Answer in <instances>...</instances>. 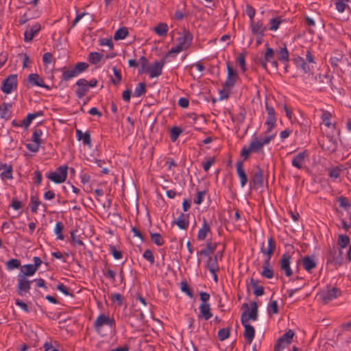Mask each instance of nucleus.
I'll return each instance as SVG.
<instances>
[{"label": "nucleus", "instance_id": "774afa93", "mask_svg": "<svg viewBox=\"0 0 351 351\" xmlns=\"http://www.w3.org/2000/svg\"><path fill=\"white\" fill-rule=\"evenodd\" d=\"M267 311L269 313L272 312L274 314H277L278 313V306L276 300H273L269 303Z\"/></svg>", "mask_w": 351, "mask_h": 351}, {"label": "nucleus", "instance_id": "6e6552de", "mask_svg": "<svg viewBox=\"0 0 351 351\" xmlns=\"http://www.w3.org/2000/svg\"><path fill=\"white\" fill-rule=\"evenodd\" d=\"M258 319V305L256 302L250 303V311H244L241 316V324L248 322L250 319L256 320Z\"/></svg>", "mask_w": 351, "mask_h": 351}, {"label": "nucleus", "instance_id": "f257e3e1", "mask_svg": "<svg viewBox=\"0 0 351 351\" xmlns=\"http://www.w3.org/2000/svg\"><path fill=\"white\" fill-rule=\"evenodd\" d=\"M104 326H108L110 328H114L116 326L115 320L105 314H100L93 323V327L97 332L100 333Z\"/></svg>", "mask_w": 351, "mask_h": 351}, {"label": "nucleus", "instance_id": "6e6d98bb", "mask_svg": "<svg viewBox=\"0 0 351 351\" xmlns=\"http://www.w3.org/2000/svg\"><path fill=\"white\" fill-rule=\"evenodd\" d=\"M348 0H336L335 7L339 12H343L347 8Z\"/></svg>", "mask_w": 351, "mask_h": 351}, {"label": "nucleus", "instance_id": "20e7f679", "mask_svg": "<svg viewBox=\"0 0 351 351\" xmlns=\"http://www.w3.org/2000/svg\"><path fill=\"white\" fill-rule=\"evenodd\" d=\"M17 281L16 292L18 295L23 296L29 293L33 281L29 280L24 275H18Z\"/></svg>", "mask_w": 351, "mask_h": 351}, {"label": "nucleus", "instance_id": "bf43d9fd", "mask_svg": "<svg viewBox=\"0 0 351 351\" xmlns=\"http://www.w3.org/2000/svg\"><path fill=\"white\" fill-rule=\"evenodd\" d=\"M289 344L290 343L287 341H285L282 339H278L276 341V343L275 344L274 351H281Z\"/></svg>", "mask_w": 351, "mask_h": 351}, {"label": "nucleus", "instance_id": "8fccbe9b", "mask_svg": "<svg viewBox=\"0 0 351 351\" xmlns=\"http://www.w3.org/2000/svg\"><path fill=\"white\" fill-rule=\"evenodd\" d=\"M237 62L239 64L242 72L244 73L247 69L245 63V54L244 53H240L237 58Z\"/></svg>", "mask_w": 351, "mask_h": 351}, {"label": "nucleus", "instance_id": "6ab92c4d", "mask_svg": "<svg viewBox=\"0 0 351 351\" xmlns=\"http://www.w3.org/2000/svg\"><path fill=\"white\" fill-rule=\"evenodd\" d=\"M40 30V25L38 23H36L32 27H28L25 32V42H30L32 40L34 36L36 35Z\"/></svg>", "mask_w": 351, "mask_h": 351}, {"label": "nucleus", "instance_id": "09e8293b", "mask_svg": "<svg viewBox=\"0 0 351 351\" xmlns=\"http://www.w3.org/2000/svg\"><path fill=\"white\" fill-rule=\"evenodd\" d=\"M282 21L279 17L272 18L269 21V30L276 31L278 29Z\"/></svg>", "mask_w": 351, "mask_h": 351}, {"label": "nucleus", "instance_id": "58836bf2", "mask_svg": "<svg viewBox=\"0 0 351 351\" xmlns=\"http://www.w3.org/2000/svg\"><path fill=\"white\" fill-rule=\"evenodd\" d=\"M128 35V28L125 27H120L115 32V33L114 34V39L115 40H123V39L125 38V37Z\"/></svg>", "mask_w": 351, "mask_h": 351}, {"label": "nucleus", "instance_id": "e433bc0d", "mask_svg": "<svg viewBox=\"0 0 351 351\" xmlns=\"http://www.w3.org/2000/svg\"><path fill=\"white\" fill-rule=\"evenodd\" d=\"M36 271V269L32 264H27L22 267V273L19 275H24L25 277L31 276H33Z\"/></svg>", "mask_w": 351, "mask_h": 351}, {"label": "nucleus", "instance_id": "4be33fe9", "mask_svg": "<svg viewBox=\"0 0 351 351\" xmlns=\"http://www.w3.org/2000/svg\"><path fill=\"white\" fill-rule=\"evenodd\" d=\"M245 328L244 337L248 343H251L255 336L254 328L247 322L242 324Z\"/></svg>", "mask_w": 351, "mask_h": 351}, {"label": "nucleus", "instance_id": "37998d69", "mask_svg": "<svg viewBox=\"0 0 351 351\" xmlns=\"http://www.w3.org/2000/svg\"><path fill=\"white\" fill-rule=\"evenodd\" d=\"M276 123V117L267 116V120L265 123L267 127L266 133H270L271 130L275 128Z\"/></svg>", "mask_w": 351, "mask_h": 351}, {"label": "nucleus", "instance_id": "c03bdc74", "mask_svg": "<svg viewBox=\"0 0 351 351\" xmlns=\"http://www.w3.org/2000/svg\"><path fill=\"white\" fill-rule=\"evenodd\" d=\"M152 241L158 246H161L164 244L165 241L162 235L159 233H150Z\"/></svg>", "mask_w": 351, "mask_h": 351}, {"label": "nucleus", "instance_id": "79ce46f5", "mask_svg": "<svg viewBox=\"0 0 351 351\" xmlns=\"http://www.w3.org/2000/svg\"><path fill=\"white\" fill-rule=\"evenodd\" d=\"M77 75L74 70L73 67L66 71H64L62 75V80L69 81L74 77H76Z\"/></svg>", "mask_w": 351, "mask_h": 351}, {"label": "nucleus", "instance_id": "680f3d73", "mask_svg": "<svg viewBox=\"0 0 351 351\" xmlns=\"http://www.w3.org/2000/svg\"><path fill=\"white\" fill-rule=\"evenodd\" d=\"M110 299L112 302L117 303L118 306H121L123 301V297L122 295L118 293H115L111 295Z\"/></svg>", "mask_w": 351, "mask_h": 351}, {"label": "nucleus", "instance_id": "423d86ee", "mask_svg": "<svg viewBox=\"0 0 351 351\" xmlns=\"http://www.w3.org/2000/svg\"><path fill=\"white\" fill-rule=\"evenodd\" d=\"M17 87V75L15 74L10 75L2 83L1 90L6 94H10Z\"/></svg>", "mask_w": 351, "mask_h": 351}, {"label": "nucleus", "instance_id": "9d476101", "mask_svg": "<svg viewBox=\"0 0 351 351\" xmlns=\"http://www.w3.org/2000/svg\"><path fill=\"white\" fill-rule=\"evenodd\" d=\"M341 291L339 289L333 287L331 289L320 292L319 296L324 302L327 304L328 302L341 295Z\"/></svg>", "mask_w": 351, "mask_h": 351}, {"label": "nucleus", "instance_id": "4468645a", "mask_svg": "<svg viewBox=\"0 0 351 351\" xmlns=\"http://www.w3.org/2000/svg\"><path fill=\"white\" fill-rule=\"evenodd\" d=\"M76 85L77 86L75 94L77 98H82L88 91V81L84 78L80 79L77 81Z\"/></svg>", "mask_w": 351, "mask_h": 351}, {"label": "nucleus", "instance_id": "c756f323", "mask_svg": "<svg viewBox=\"0 0 351 351\" xmlns=\"http://www.w3.org/2000/svg\"><path fill=\"white\" fill-rule=\"evenodd\" d=\"M76 136L77 138V140L80 141L82 140L83 143L85 145H88L90 147L91 145V138L89 132H86L85 133H83L80 130H76Z\"/></svg>", "mask_w": 351, "mask_h": 351}, {"label": "nucleus", "instance_id": "4d7b16f0", "mask_svg": "<svg viewBox=\"0 0 351 351\" xmlns=\"http://www.w3.org/2000/svg\"><path fill=\"white\" fill-rule=\"evenodd\" d=\"M230 335V330L229 328H221L218 331L217 336L220 341H224L227 338H228Z\"/></svg>", "mask_w": 351, "mask_h": 351}, {"label": "nucleus", "instance_id": "bb28decb", "mask_svg": "<svg viewBox=\"0 0 351 351\" xmlns=\"http://www.w3.org/2000/svg\"><path fill=\"white\" fill-rule=\"evenodd\" d=\"M261 276L267 279H271L274 277V270L270 267V261L265 260Z\"/></svg>", "mask_w": 351, "mask_h": 351}, {"label": "nucleus", "instance_id": "c9c22d12", "mask_svg": "<svg viewBox=\"0 0 351 351\" xmlns=\"http://www.w3.org/2000/svg\"><path fill=\"white\" fill-rule=\"evenodd\" d=\"M168 31H169V27H168L167 24L165 23H160L154 28V32L159 36H166L167 35Z\"/></svg>", "mask_w": 351, "mask_h": 351}, {"label": "nucleus", "instance_id": "7c9ffc66", "mask_svg": "<svg viewBox=\"0 0 351 351\" xmlns=\"http://www.w3.org/2000/svg\"><path fill=\"white\" fill-rule=\"evenodd\" d=\"M43 115V111H38L34 113H29L27 115L26 118L23 120V126L27 128L31 124L32 121L36 117Z\"/></svg>", "mask_w": 351, "mask_h": 351}, {"label": "nucleus", "instance_id": "e2e57ef3", "mask_svg": "<svg viewBox=\"0 0 351 351\" xmlns=\"http://www.w3.org/2000/svg\"><path fill=\"white\" fill-rule=\"evenodd\" d=\"M109 251L115 259H120L123 256L122 252L117 250L114 245H110Z\"/></svg>", "mask_w": 351, "mask_h": 351}, {"label": "nucleus", "instance_id": "0e129e2a", "mask_svg": "<svg viewBox=\"0 0 351 351\" xmlns=\"http://www.w3.org/2000/svg\"><path fill=\"white\" fill-rule=\"evenodd\" d=\"M42 134H43V132L41 130L36 129L33 132L32 141L34 143H37L41 144L42 142H41L40 137H41Z\"/></svg>", "mask_w": 351, "mask_h": 351}, {"label": "nucleus", "instance_id": "338daca9", "mask_svg": "<svg viewBox=\"0 0 351 351\" xmlns=\"http://www.w3.org/2000/svg\"><path fill=\"white\" fill-rule=\"evenodd\" d=\"M181 290L182 291L184 292L190 298L193 297V291L190 289L189 285L186 282H181Z\"/></svg>", "mask_w": 351, "mask_h": 351}, {"label": "nucleus", "instance_id": "1a4fd4ad", "mask_svg": "<svg viewBox=\"0 0 351 351\" xmlns=\"http://www.w3.org/2000/svg\"><path fill=\"white\" fill-rule=\"evenodd\" d=\"M274 51L270 48L267 47L266 51L264 54V58L258 60V64L264 69H267V63L270 62L271 64L277 68L278 63L274 60Z\"/></svg>", "mask_w": 351, "mask_h": 351}, {"label": "nucleus", "instance_id": "052dcab7", "mask_svg": "<svg viewBox=\"0 0 351 351\" xmlns=\"http://www.w3.org/2000/svg\"><path fill=\"white\" fill-rule=\"evenodd\" d=\"M143 257L149 262L151 265H153L154 263V256L151 250L147 249L145 250Z\"/></svg>", "mask_w": 351, "mask_h": 351}, {"label": "nucleus", "instance_id": "5fc2aeb1", "mask_svg": "<svg viewBox=\"0 0 351 351\" xmlns=\"http://www.w3.org/2000/svg\"><path fill=\"white\" fill-rule=\"evenodd\" d=\"M20 265V261L16 258H12L10 261H8L6 263L7 269L9 270H12L14 269L19 268Z\"/></svg>", "mask_w": 351, "mask_h": 351}, {"label": "nucleus", "instance_id": "3c124183", "mask_svg": "<svg viewBox=\"0 0 351 351\" xmlns=\"http://www.w3.org/2000/svg\"><path fill=\"white\" fill-rule=\"evenodd\" d=\"M88 67V64L86 62H77L73 67L77 75L85 71Z\"/></svg>", "mask_w": 351, "mask_h": 351}, {"label": "nucleus", "instance_id": "cd10ccee", "mask_svg": "<svg viewBox=\"0 0 351 351\" xmlns=\"http://www.w3.org/2000/svg\"><path fill=\"white\" fill-rule=\"evenodd\" d=\"M217 245L216 243H212L211 242H208L206 244V247L201 250L199 252H197V254L204 256H210V255L215 251Z\"/></svg>", "mask_w": 351, "mask_h": 351}, {"label": "nucleus", "instance_id": "412c9836", "mask_svg": "<svg viewBox=\"0 0 351 351\" xmlns=\"http://www.w3.org/2000/svg\"><path fill=\"white\" fill-rule=\"evenodd\" d=\"M237 173L240 179L241 186L243 187L247 182V176L243 169V161H238L236 164Z\"/></svg>", "mask_w": 351, "mask_h": 351}, {"label": "nucleus", "instance_id": "39448f33", "mask_svg": "<svg viewBox=\"0 0 351 351\" xmlns=\"http://www.w3.org/2000/svg\"><path fill=\"white\" fill-rule=\"evenodd\" d=\"M166 62L165 57L159 62H155L154 64H150L146 69V73H148L151 78L157 77L162 74V69Z\"/></svg>", "mask_w": 351, "mask_h": 351}, {"label": "nucleus", "instance_id": "a211bd4d", "mask_svg": "<svg viewBox=\"0 0 351 351\" xmlns=\"http://www.w3.org/2000/svg\"><path fill=\"white\" fill-rule=\"evenodd\" d=\"M251 32L253 35L265 34L267 30V27L263 24L261 21H251L250 23Z\"/></svg>", "mask_w": 351, "mask_h": 351}, {"label": "nucleus", "instance_id": "0eeeda50", "mask_svg": "<svg viewBox=\"0 0 351 351\" xmlns=\"http://www.w3.org/2000/svg\"><path fill=\"white\" fill-rule=\"evenodd\" d=\"M227 67V77L225 81L224 86L226 88H233L236 84L237 80L239 79V75L235 69H234L230 62L226 63Z\"/></svg>", "mask_w": 351, "mask_h": 351}, {"label": "nucleus", "instance_id": "69168bd1", "mask_svg": "<svg viewBox=\"0 0 351 351\" xmlns=\"http://www.w3.org/2000/svg\"><path fill=\"white\" fill-rule=\"evenodd\" d=\"M141 68L138 70L139 73H145L147 68L148 60L145 56H141L139 59Z\"/></svg>", "mask_w": 351, "mask_h": 351}, {"label": "nucleus", "instance_id": "2eb2a0df", "mask_svg": "<svg viewBox=\"0 0 351 351\" xmlns=\"http://www.w3.org/2000/svg\"><path fill=\"white\" fill-rule=\"evenodd\" d=\"M276 244L274 239L272 237H270L268 239V246L267 248L265 249L264 247V243H263L261 247V252L267 255V258L265 260L270 261L271 256L273 255L274 251L276 250Z\"/></svg>", "mask_w": 351, "mask_h": 351}, {"label": "nucleus", "instance_id": "864d4df0", "mask_svg": "<svg viewBox=\"0 0 351 351\" xmlns=\"http://www.w3.org/2000/svg\"><path fill=\"white\" fill-rule=\"evenodd\" d=\"M350 243V239L347 235L340 234L338 238V245L340 248L346 247Z\"/></svg>", "mask_w": 351, "mask_h": 351}, {"label": "nucleus", "instance_id": "f8f14e48", "mask_svg": "<svg viewBox=\"0 0 351 351\" xmlns=\"http://www.w3.org/2000/svg\"><path fill=\"white\" fill-rule=\"evenodd\" d=\"M290 264L291 256L288 254H282L279 261V265L280 269L283 271L285 275L288 277L291 276L293 274V271L290 267Z\"/></svg>", "mask_w": 351, "mask_h": 351}, {"label": "nucleus", "instance_id": "a19ab883", "mask_svg": "<svg viewBox=\"0 0 351 351\" xmlns=\"http://www.w3.org/2000/svg\"><path fill=\"white\" fill-rule=\"evenodd\" d=\"M146 84L145 82H139L135 88L134 96L139 97L146 93Z\"/></svg>", "mask_w": 351, "mask_h": 351}, {"label": "nucleus", "instance_id": "de8ad7c7", "mask_svg": "<svg viewBox=\"0 0 351 351\" xmlns=\"http://www.w3.org/2000/svg\"><path fill=\"white\" fill-rule=\"evenodd\" d=\"M112 71L114 73V75L115 76L114 78H111V82L116 86L119 85L122 80V76L121 71L118 70L115 66L112 68Z\"/></svg>", "mask_w": 351, "mask_h": 351}, {"label": "nucleus", "instance_id": "4c0bfd02", "mask_svg": "<svg viewBox=\"0 0 351 351\" xmlns=\"http://www.w3.org/2000/svg\"><path fill=\"white\" fill-rule=\"evenodd\" d=\"M103 55L99 52H90L88 57V60L92 64H98L102 59Z\"/></svg>", "mask_w": 351, "mask_h": 351}, {"label": "nucleus", "instance_id": "5701e85b", "mask_svg": "<svg viewBox=\"0 0 351 351\" xmlns=\"http://www.w3.org/2000/svg\"><path fill=\"white\" fill-rule=\"evenodd\" d=\"M189 214L181 213L173 223L176 224L180 229L186 230L189 225Z\"/></svg>", "mask_w": 351, "mask_h": 351}, {"label": "nucleus", "instance_id": "ea45409f", "mask_svg": "<svg viewBox=\"0 0 351 351\" xmlns=\"http://www.w3.org/2000/svg\"><path fill=\"white\" fill-rule=\"evenodd\" d=\"M41 204V202L37 196L32 195L30 198L29 207L31 212L37 213L38 208Z\"/></svg>", "mask_w": 351, "mask_h": 351}, {"label": "nucleus", "instance_id": "b1692460", "mask_svg": "<svg viewBox=\"0 0 351 351\" xmlns=\"http://www.w3.org/2000/svg\"><path fill=\"white\" fill-rule=\"evenodd\" d=\"M211 232V228L210 224L207 222V221L204 219L203 224L202 228L199 230L197 233V239L199 241H204L206 239L208 233Z\"/></svg>", "mask_w": 351, "mask_h": 351}, {"label": "nucleus", "instance_id": "393cba45", "mask_svg": "<svg viewBox=\"0 0 351 351\" xmlns=\"http://www.w3.org/2000/svg\"><path fill=\"white\" fill-rule=\"evenodd\" d=\"M213 316L210 312V306L209 304H201L199 306V313L198 318H203L205 320H208Z\"/></svg>", "mask_w": 351, "mask_h": 351}, {"label": "nucleus", "instance_id": "7ed1b4c3", "mask_svg": "<svg viewBox=\"0 0 351 351\" xmlns=\"http://www.w3.org/2000/svg\"><path fill=\"white\" fill-rule=\"evenodd\" d=\"M68 167L62 165L58 167L55 171L47 175V177L56 184L64 182L67 178Z\"/></svg>", "mask_w": 351, "mask_h": 351}, {"label": "nucleus", "instance_id": "f704fd0d", "mask_svg": "<svg viewBox=\"0 0 351 351\" xmlns=\"http://www.w3.org/2000/svg\"><path fill=\"white\" fill-rule=\"evenodd\" d=\"M278 58L280 62H287L289 58V53L285 45L277 51Z\"/></svg>", "mask_w": 351, "mask_h": 351}, {"label": "nucleus", "instance_id": "a878e982", "mask_svg": "<svg viewBox=\"0 0 351 351\" xmlns=\"http://www.w3.org/2000/svg\"><path fill=\"white\" fill-rule=\"evenodd\" d=\"M206 267L208 268L210 273L217 272L219 271L217 254H215L214 256L208 257Z\"/></svg>", "mask_w": 351, "mask_h": 351}, {"label": "nucleus", "instance_id": "72a5a7b5", "mask_svg": "<svg viewBox=\"0 0 351 351\" xmlns=\"http://www.w3.org/2000/svg\"><path fill=\"white\" fill-rule=\"evenodd\" d=\"M258 280L254 278L250 280V285L254 289V294L256 296H261L264 294V288L262 286H259Z\"/></svg>", "mask_w": 351, "mask_h": 351}, {"label": "nucleus", "instance_id": "603ef678", "mask_svg": "<svg viewBox=\"0 0 351 351\" xmlns=\"http://www.w3.org/2000/svg\"><path fill=\"white\" fill-rule=\"evenodd\" d=\"M183 50H185V49H184V47H182V46H180V45H177L176 47H172L167 53L166 55L165 56V58H167L168 57H169L170 56H175V54H177L180 52H181Z\"/></svg>", "mask_w": 351, "mask_h": 351}, {"label": "nucleus", "instance_id": "13d9d810", "mask_svg": "<svg viewBox=\"0 0 351 351\" xmlns=\"http://www.w3.org/2000/svg\"><path fill=\"white\" fill-rule=\"evenodd\" d=\"M332 114L328 111H323V114L322 115V119L323 123L326 127H330L331 125L330 118Z\"/></svg>", "mask_w": 351, "mask_h": 351}, {"label": "nucleus", "instance_id": "ddd939ff", "mask_svg": "<svg viewBox=\"0 0 351 351\" xmlns=\"http://www.w3.org/2000/svg\"><path fill=\"white\" fill-rule=\"evenodd\" d=\"M27 82L31 86H37L39 87L44 88L47 90H50L51 88L49 86L46 85L44 83L43 79L37 73H31L28 75Z\"/></svg>", "mask_w": 351, "mask_h": 351}, {"label": "nucleus", "instance_id": "f3484780", "mask_svg": "<svg viewBox=\"0 0 351 351\" xmlns=\"http://www.w3.org/2000/svg\"><path fill=\"white\" fill-rule=\"evenodd\" d=\"M308 156V153L307 150H304L303 152H301L298 153L297 155H295L292 161L291 165L298 168V169H301L302 168V165L305 162V158Z\"/></svg>", "mask_w": 351, "mask_h": 351}, {"label": "nucleus", "instance_id": "2f4dec72", "mask_svg": "<svg viewBox=\"0 0 351 351\" xmlns=\"http://www.w3.org/2000/svg\"><path fill=\"white\" fill-rule=\"evenodd\" d=\"M302 265L304 268L308 272H310L313 268L316 267V263L315 260L310 256H304L302 258Z\"/></svg>", "mask_w": 351, "mask_h": 351}, {"label": "nucleus", "instance_id": "dca6fc26", "mask_svg": "<svg viewBox=\"0 0 351 351\" xmlns=\"http://www.w3.org/2000/svg\"><path fill=\"white\" fill-rule=\"evenodd\" d=\"M193 38V34L189 30L184 29L183 35L178 38V45L186 49L191 45Z\"/></svg>", "mask_w": 351, "mask_h": 351}, {"label": "nucleus", "instance_id": "9b49d317", "mask_svg": "<svg viewBox=\"0 0 351 351\" xmlns=\"http://www.w3.org/2000/svg\"><path fill=\"white\" fill-rule=\"evenodd\" d=\"M250 184L254 189H259L263 186V173L258 166L256 167V171L250 180Z\"/></svg>", "mask_w": 351, "mask_h": 351}, {"label": "nucleus", "instance_id": "f03ea898", "mask_svg": "<svg viewBox=\"0 0 351 351\" xmlns=\"http://www.w3.org/2000/svg\"><path fill=\"white\" fill-rule=\"evenodd\" d=\"M275 136V134H271L261 138L254 137L250 143V149L252 150V153H258L262 151L263 146L268 145Z\"/></svg>", "mask_w": 351, "mask_h": 351}, {"label": "nucleus", "instance_id": "aec40b11", "mask_svg": "<svg viewBox=\"0 0 351 351\" xmlns=\"http://www.w3.org/2000/svg\"><path fill=\"white\" fill-rule=\"evenodd\" d=\"M12 104L3 102L0 105V118L4 120H9L12 115Z\"/></svg>", "mask_w": 351, "mask_h": 351}, {"label": "nucleus", "instance_id": "49530a36", "mask_svg": "<svg viewBox=\"0 0 351 351\" xmlns=\"http://www.w3.org/2000/svg\"><path fill=\"white\" fill-rule=\"evenodd\" d=\"M64 230V225L62 222L58 221L56 224L54 232L57 235V238L60 240H64V237L62 234V230Z\"/></svg>", "mask_w": 351, "mask_h": 351}, {"label": "nucleus", "instance_id": "a18cd8bd", "mask_svg": "<svg viewBox=\"0 0 351 351\" xmlns=\"http://www.w3.org/2000/svg\"><path fill=\"white\" fill-rule=\"evenodd\" d=\"M182 132V130L178 126H173L170 131V138L171 141L175 142L178 138Z\"/></svg>", "mask_w": 351, "mask_h": 351}, {"label": "nucleus", "instance_id": "c85d7f7f", "mask_svg": "<svg viewBox=\"0 0 351 351\" xmlns=\"http://www.w3.org/2000/svg\"><path fill=\"white\" fill-rule=\"evenodd\" d=\"M4 169L3 171L1 172V176L2 179H12V165H8L6 163H1L0 165V169Z\"/></svg>", "mask_w": 351, "mask_h": 351}, {"label": "nucleus", "instance_id": "473e14b6", "mask_svg": "<svg viewBox=\"0 0 351 351\" xmlns=\"http://www.w3.org/2000/svg\"><path fill=\"white\" fill-rule=\"evenodd\" d=\"M294 63L295 64L298 68H300L302 69L304 73H309L312 68L308 65L304 60L301 57H298L293 59Z\"/></svg>", "mask_w": 351, "mask_h": 351}]
</instances>
